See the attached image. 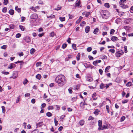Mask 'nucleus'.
Returning <instances> with one entry per match:
<instances>
[{
    "instance_id": "nucleus-1",
    "label": "nucleus",
    "mask_w": 133,
    "mask_h": 133,
    "mask_svg": "<svg viewBox=\"0 0 133 133\" xmlns=\"http://www.w3.org/2000/svg\"><path fill=\"white\" fill-rule=\"evenodd\" d=\"M55 82L58 84L59 86H62L66 83V81L65 76L62 75L58 76L55 79Z\"/></svg>"
},
{
    "instance_id": "nucleus-2",
    "label": "nucleus",
    "mask_w": 133,
    "mask_h": 133,
    "mask_svg": "<svg viewBox=\"0 0 133 133\" xmlns=\"http://www.w3.org/2000/svg\"><path fill=\"white\" fill-rule=\"evenodd\" d=\"M101 16L102 18L104 19H108L110 16L109 12L107 11L102 10L101 11Z\"/></svg>"
},
{
    "instance_id": "nucleus-3",
    "label": "nucleus",
    "mask_w": 133,
    "mask_h": 133,
    "mask_svg": "<svg viewBox=\"0 0 133 133\" xmlns=\"http://www.w3.org/2000/svg\"><path fill=\"white\" fill-rule=\"evenodd\" d=\"M124 53L123 51L122 50L116 52V56L117 57H119L122 55Z\"/></svg>"
},
{
    "instance_id": "nucleus-4",
    "label": "nucleus",
    "mask_w": 133,
    "mask_h": 133,
    "mask_svg": "<svg viewBox=\"0 0 133 133\" xmlns=\"http://www.w3.org/2000/svg\"><path fill=\"white\" fill-rule=\"evenodd\" d=\"M18 77L17 74L16 73H13L12 76L10 77V78H13L14 79Z\"/></svg>"
},
{
    "instance_id": "nucleus-5",
    "label": "nucleus",
    "mask_w": 133,
    "mask_h": 133,
    "mask_svg": "<svg viewBox=\"0 0 133 133\" xmlns=\"http://www.w3.org/2000/svg\"><path fill=\"white\" fill-rule=\"evenodd\" d=\"M16 66V65L14 63H11L10 65H9L8 69H12Z\"/></svg>"
},
{
    "instance_id": "nucleus-6",
    "label": "nucleus",
    "mask_w": 133,
    "mask_h": 133,
    "mask_svg": "<svg viewBox=\"0 0 133 133\" xmlns=\"http://www.w3.org/2000/svg\"><path fill=\"white\" fill-rule=\"evenodd\" d=\"M101 60H97L95 61H94L93 62V64L95 66H96L98 64V63H100L101 62Z\"/></svg>"
},
{
    "instance_id": "nucleus-7",
    "label": "nucleus",
    "mask_w": 133,
    "mask_h": 133,
    "mask_svg": "<svg viewBox=\"0 0 133 133\" xmlns=\"http://www.w3.org/2000/svg\"><path fill=\"white\" fill-rule=\"evenodd\" d=\"M31 17L32 19H36L37 18L38 16L36 14H32L31 16Z\"/></svg>"
},
{
    "instance_id": "nucleus-8",
    "label": "nucleus",
    "mask_w": 133,
    "mask_h": 133,
    "mask_svg": "<svg viewBox=\"0 0 133 133\" xmlns=\"http://www.w3.org/2000/svg\"><path fill=\"white\" fill-rule=\"evenodd\" d=\"M120 4V6L122 8H126L128 7L126 5L124 4L123 3H119Z\"/></svg>"
},
{
    "instance_id": "nucleus-9",
    "label": "nucleus",
    "mask_w": 133,
    "mask_h": 133,
    "mask_svg": "<svg viewBox=\"0 0 133 133\" xmlns=\"http://www.w3.org/2000/svg\"><path fill=\"white\" fill-rule=\"evenodd\" d=\"M90 27L89 26H87L85 28V31L86 33H88L90 31Z\"/></svg>"
},
{
    "instance_id": "nucleus-10",
    "label": "nucleus",
    "mask_w": 133,
    "mask_h": 133,
    "mask_svg": "<svg viewBox=\"0 0 133 133\" xmlns=\"http://www.w3.org/2000/svg\"><path fill=\"white\" fill-rule=\"evenodd\" d=\"M86 80L89 82H91L93 81V78L90 77H87L86 78Z\"/></svg>"
},
{
    "instance_id": "nucleus-11",
    "label": "nucleus",
    "mask_w": 133,
    "mask_h": 133,
    "mask_svg": "<svg viewBox=\"0 0 133 133\" xmlns=\"http://www.w3.org/2000/svg\"><path fill=\"white\" fill-rule=\"evenodd\" d=\"M24 40L27 43L29 42L30 41V39L29 37H25Z\"/></svg>"
},
{
    "instance_id": "nucleus-12",
    "label": "nucleus",
    "mask_w": 133,
    "mask_h": 133,
    "mask_svg": "<svg viewBox=\"0 0 133 133\" xmlns=\"http://www.w3.org/2000/svg\"><path fill=\"white\" fill-rule=\"evenodd\" d=\"M117 39V37L116 36H112L111 38V39L113 41H116Z\"/></svg>"
},
{
    "instance_id": "nucleus-13",
    "label": "nucleus",
    "mask_w": 133,
    "mask_h": 133,
    "mask_svg": "<svg viewBox=\"0 0 133 133\" xmlns=\"http://www.w3.org/2000/svg\"><path fill=\"white\" fill-rule=\"evenodd\" d=\"M15 9L16 11L18 12H20L21 11V9L20 8H18L17 6H16L15 7Z\"/></svg>"
},
{
    "instance_id": "nucleus-14",
    "label": "nucleus",
    "mask_w": 133,
    "mask_h": 133,
    "mask_svg": "<svg viewBox=\"0 0 133 133\" xmlns=\"http://www.w3.org/2000/svg\"><path fill=\"white\" fill-rule=\"evenodd\" d=\"M99 30V29L97 28L95 29L93 31L94 34H96L98 32Z\"/></svg>"
},
{
    "instance_id": "nucleus-15",
    "label": "nucleus",
    "mask_w": 133,
    "mask_h": 133,
    "mask_svg": "<svg viewBox=\"0 0 133 133\" xmlns=\"http://www.w3.org/2000/svg\"><path fill=\"white\" fill-rule=\"evenodd\" d=\"M105 87V86L104 84L103 83L101 84L99 86V88L100 89H103Z\"/></svg>"
},
{
    "instance_id": "nucleus-16",
    "label": "nucleus",
    "mask_w": 133,
    "mask_h": 133,
    "mask_svg": "<svg viewBox=\"0 0 133 133\" xmlns=\"http://www.w3.org/2000/svg\"><path fill=\"white\" fill-rule=\"evenodd\" d=\"M99 111H100L96 109L95 110L94 113L96 115H97L98 114V112Z\"/></svg>"
},
{
    "instance_id": "nucleus-17",
    "label": "nucleus",
    "mask_w": 133,
    "mask_h": 133,
    "mask_svg": "<svg viewBox=\"0 0 133 133\" xmlns=\"http://www.w3.org/2000/svg\"><path fill=\"white\" fill-rule=\"evenodd\" d=\"M36 77L37 79H40L41 78V76L40 74H38L36 76Z\"/></svg>"
},
{
    "instance_id": "nucleus-18",
    "label": "nucleus",
    "mask_w": 133,
    "mask_h": 133,
    "mask_svg": "<svg viewBox=\"0 0 133 133\" xmlns=\"http://www.w3.org/2000/svg\"><path fill=\"white\" fill-rule=\"evenodd\" d=\"M9 13L11 15H13L14 13V11L12 9L10 10L9 11Z\"/></svg>"
},
{
    "instance_id": "nucleus-19",
    "label": "nucleus",
    "mask_w": 133,
    "mask_h": 133,
    "mask_svg": "<svg viewBox=\"0 0 133 133\" xmlns=\"http://www.w3.org/2000/svg\"><path fill=\"white\" fill-rule=\"evenodd\" d=\"M47 18H54L55 17V16L54 15H51L50 16H47Z\"/></svg>"
},
{
    "instance_id": "nucleus-20",
    "label": "nucleus",
    "mask_w": 133,
    "mask_h": 133,
    "mask_svg": "<svg viewBox=\"0 0 133 133\" xmlns=\"http://www.w3.org/2000/svg\"><path fill=\"white\" fill-rule=\"evenodd\" d=\"M35 50L34 49L32 48L30 50V52L31 54H33L35 52Z\"/></svg>"
},
{
    "instance_id": "nucleus-21",
    "label": "nucleus",
    "mask_w": 133,
    "mask_h": 133,
    "mask_svg": "<svg viewBox=\"0 0 133 133\" xmlns=\"http://www.w3.org/2000/svg\"><path fill=\"white\" fill-rule=\"evenodd\" d=\"M80 54L79 53H78L77 56H76V58L77 60V61H79L80 59Z\"/></svg>"
},
{
    "instance_id": "nucleus-22",
    "label": "nucleus",
    "mask_w": 133,
    "mask_h": 133,
    "mask_svg": "<svg viewBox=\"0 0 133 133\" xmlns=\"http://www.w3.org/2000/svg\"><path fill=\"white\" fill-rule=\"evenodd\" d=\"M96 96V93H94L93 94L92 96V98L94 100H96L97 99V98H96L95 97Z\"/></svg>"
},
{
    "instance_id": "nucleus-23",
    "label": "nucleus",
    "mask_w": 133,
    "mask_h": 133,
    "mask_svg": "<svg viewBox=\"0 0 133 133\" xmlns=\"http://www.w3.org/2000/svg\"><path fill=\"white\" fill-rule=\"evenodd\" d=\"M84 121L83 120H81L79 121V124L80 125L82 126L83 125Z\"/></svg>"
},
{
    "instance_id": "nucleus-24",
    "label": "nucleus",
    "mask_w": 133,
    "mask_h": 133,
    "mask_svg": "<svg viewBox=\"0 0 133 133\" xmlns=\"http://www.w3.org/2000/svg\"><path fill=\"white\" fill-rule=\"evenodd\" d=\"M104 6L107 8H109L110 7L109 4L108 3H106L104 4Z\"/></svg>"
},
{
    "instance_id": "nucleus-25",
    "label": "nucleus",
    "mask_w": 133,
    "mask_h": 133,
    "mask_svg": "<svg viewBox=\"0 0 133 133\" xmlns=\"http://www.w3.org/2000/svg\"><path fill=\"white\" fill-rule=\"evenodd\" d=\"M52 114L50 112H48L46 114V115L48 117H50L52 115Z\"/></svg>"
},
{
    "instance_id": "nucleus-26",
    "label": "nucleus",
    "mask_w": 133,
    "mask_h": 133,
    "mask_svg": "<svg viewBox=\"0 0 133 133\" xmlns=\"http://www.w3.org/2000/svg\"><path fill=\"white\" fill-rule=\"evenodd\" d=\"M59 19L61 21L63 22L65 20V17H59Z\"/></svg>"
},
{
    "instance_id": "nucleus-27",
    "label": "nucleus",
    "mask_w": 133,
    "mask_h": 133,
    "mask_svg": "<svg viewBox=\"0 0 133 133\" xmlns=\"http://www.w3.org/2000/svg\"><path fill=\"white\" fill-rule=\"evenodd\" d=\"M19 26L20 29L21 30L23 31L24 30L25 27L24 26L22 25H20Z\"/></svg>"
},
{
    "instance_id": "nucleus-28",
    "label": "nucleus",
    "mask_w": 133,
    "mask_h": 133,
    "mask_svg": "<svg viewBox=\"0 0 133 133\" xmlns=\"http://www.w3.org/2000/svg\"><path fill=\"white\" fill-rule=\"evenodd\" d=\"M110 66H108L105 69V72H108V71L109 69Z\"/></svg>"
},
{
    "instance_id": "nucleus-29",
    "label": "nucleus",
    "mask_w": 133,
    "mask_h": 133,
    "mask_svg": "<svg viewBox=\"0 0 133 133\" xmlns=\"http://www.w3.org/2000/svg\"><path fill=\"white\" fill-rule=\"evenodd\" d=\"M115 30L114 29H111L110 31V34L111 35H113L115 32Z\"/></svg>"
},
{
    "instance_id": "nucleus-30",
    "label": "nucleus",
    "mask_w": 133,
    "mask_h": 133,
    "mask_svg": "<svg viewBox=\"0 0 133 133\" xmlns=\"http://www.w3.org/2000/svg\"><path fill=\"white\" fill-rule=\"evenodd\" d=\"M84 102H81L80 103V106L82 108H84Z\"/></svg>"
},
{
    "instance_id": "nucleus-31",
    "label": "nucleus",
    "mask_w": 133,
    "mask_h": 133,
    "mask_svg": "<svg viewBox=\"0 0 133 133\" xmlns=\"http://www.w3.org/2000/svg\"><path fill=\"white\" fill-rule=\"evenodd\" d=\"M98 129L99 130H103L104 129V128L103 127V126H102V125L99 126L98 128Z\"/></svg>"
},
{
    "instance_id": "nucleus-32",
    "label": "nucleus",
    "mask_w": 133,
    "mask_h": 133,
    "mask_svg": "<svg viewBox=\"0 0 133 133\" xmlns=\"http://www.w3.org/2000/svg\"><path fill=\"white\" fill-rule=\"evenodd\" d=\"M103 128H104V129H108L109 128L108 125L107 124L106 125H103Z\"/></svg>"
},
{
    "instance_id": "nucleus-33",
    "label": "nucleus",
    "mask_w": 133,
    "mask_h": 133,
    "mask_svg": "<svg viewBox=\"0 0 133 133\" xmlns=\"http://www.w3.org/2000/svg\"><path fill=\"white\" fill-rule=\"evenodd\" d=\"M2 73L5 75H8L9 74V72H6L5 71H3L2 72Z\"/></svg>"
},
{
    "instance_id": "nucleus-34",
    "label": "nucleus",
    "mask_w": 133,
    "mask_h": 133,
    "mask_svg": "<svg viewBox=\"0 0 133 133\" xmlns=\"http://www.w3.org/2000/svg\"><path fill=\"white\" fill-rule=\"evenodd\" d=\"M54 122L56 126H57L58 124V121L56 120V118H54Z\"/></svg>"
},
{
    "instance_id": "nucleus-35",
    "label": "nucleus",
    "mask_w": 133,
    "mask_h": 133,
    "mask_svg": "<svg viewBox=\"0 0 133 133\" xmlns=\"http://www.w3.org/2000/svg\"><path fill=\"white\" fill-rule=\"evenodd\" d=\"M126 85L127 87H130L132 83L131 82H129Z\"/></svg>"
},
{
    "instance_id": "nucleus-36",
    "label": "nucleus",
    "mask_w": 133,
    "mask_h": 133,
    "mask_svg": "<svg viewBox=\"0 0 133 133\" xmlns=\"http://www.w3.org/2000/svg\"><path fill=\"white\" fill-rule=\"evenodd\" d=\"M10 29H14L15 27V26L13 24H11L10 25Z\"/></svg>"
},
{
    "instance_id": "nucleus-37",
    "label": "nucleus",
    "mask_w": 133,
    "mask_h": 133,
    "mask_svg": "<svg viewBox=\"0 0 133 133\" xmlns=\"http://www.w3.org/2000/svg\"><path fill=\"white\" fill-rule=\"evenodd\" d=\"M91 12H86L85 14V16L86 17H88L90 15Z\"/></svg>"
},
{
    "instance_id": "nucleus-38",
    "label": "nucleus",
    "mask_w": 133,
    "mask_h": 133,
    "mask_svg": "<svg viewBox=\"0 0 133 133\" xmlns=\"http://www.w3.org/2000/svg\"><path fill=\"white\" fill-rule=\"evenodd\" d=\"M128 101V99H125L122 101V103L123 104H124L127 103Z\"/></svg>"
},
{
    "instance_id": "nucleus-39",
    "label": "nucleus",
    "mask_w": 133,
    "mask_h": 133,
    "mask_svg": "<svg viewBox=\"0 0 133 133\" xmlns=\"http://www.w3.org/2000/svg\"><path fill=\"white\" fill-rule=\"evenodd\" d=\"M8 2V0H4L3 4H4L7 5Z\"/></svg>"
},
{
    "instance_id": "nucleus-40",
    "label": "nucleus",
    "mask_w": 133,
    "mask_h": 133,
    "mask_svg": "<svg viewBox=\"0 0 133 133\" xmlns=\"http://www.w3.org/2000/svg\"><path fill=\"white\" fill-rule=\"evenodd\" d=\"M67 46V44H66L64 43L62 45V48L63 49L65 48Z\"/></svg>"
},
{
    "instance_id": "nucleus-41",
    "label": "nucleus",
    "mask_w": 133,
    "mask_h": 133,
    "mask_svg": "<svg viewBox=\"0 0 133 133\" xmlns=\"http://www.w3.org/2000/svg\"><path fill=\"white\" fill-rule=\"evenodd\" d=\"M98 126H100V125H102V121H101V120H99L98 121Z\"/></svg>"
},
{
    "instance_id": "nucleus-42",
    "label": "nucleus",
    "mask_w": 133,
    "mask_h": 133,
    "mask_svg": "<svg viewBox=\"0 0 133 133\" xmlns=\"http://www.w3.org/2000/svg\"><path fill=\"white\" fill-rule=\"evenodd\" d=\"M2 11L4 12H6L7 11V8L6 7L4 8L2 10Z\"/></svg>"
},
{
    "instance_id": "nucleus-43",
    "label": "nucleus",
    "mask_w": 133,
    "mask_h": 133,
    "mask_svg": "<svg viewBox=\"0 0 133 133\" xmlns=\"http://www.w3.org/2000/svg\"><path fill=\"white\" fill-rule=\"evenodd\" d=\"M41 64V63L40 62H38L36 63V65L37 67H38L39 66H40Z\"/></svg>"
},
{
    "instance_id": "nucleus-44",
    "label": "nucleus",
    "mask_w": 133,
    "mask_h": 133,
    "mask_svg": "<svg viewBox=\"0 0 133 133\" xmlns=\"http://www.w3.org/2000/svg\"><path fill=\"white\" fill-rule=\"evenodd\" d=\"M2 112L3 113H4L5 111V108L4 106H2Z\"/></svg>"
},
{
    "instance_id": "nucleus-45",
    "label": "nucleus",
    "mask_w": 133,
    "mask_h": 133,
    "mask_svg": "<svg viewBox=\"0 0 133 133\" xmlns=\"http://www.w3.org/2000/svg\"><path fill=\"white\" fill-rule=\"evenodd\" d=\"M55 35V34L54 32H52L50 33V36L53 37Z\"/></svg>"
},
{
    "instance_id": "nucleus-46",
    "label": "nucleus",
    "mask_w": 133,
    "mask_h": 133,
    "mask_svg": "<svg viewBox=\"0 0 133 133\" xmlns=\"http://www.w3.org/2000/svg\"><path fill=\"white\" fill-rule=\"evenodd\" d=\"M116 23L117 24H118V22H120L121 21V19L119 18L117 19L116 20Z\"/></svg>"
},
{
    "instance_id": "nucleus-47",
    "label": "nucleus",
    "mask_w": 133,
    "mask_h": 133,
    "mask_svg": "<svg viewBox=\"0 0 133 133\" xmlns=\"http://www.w3.org/2000/svg\"><path fill=\"white\" fill-rule=\"evenodd\" d=\"M92 49V48L91 47H89L87 48V50L88 51L90 52L91 51Z\"/></svg>"
},
{
    "instance_id": "nucleus-48",
    "label": "nucleus",
    "mask_w": 133,
    "mask_h": 133,
    "mask_svg": "<svg viewBox=\"0 0 133 133\" xmlns=\"http://www.w3.org/2000/svg\"><path fill=\"white\" fill-rule=\"evenodd\" d=\"M25 18L24 17L22 16L21 17V22H23L25 21Z\"/></svg>"
},
{
    "instance_id": "nucleus-49",
    "label": "nucleus",
    "mask_w": 133,
    "mask_h": 133,
    "mask_svg": "<svg viewBox=\"0 0 133 133\" xmlns=\"http://www.w3.org/2000/svg\"><path fill=\"white\" fill-rule=\"evenodd\" d=\"M21 36V34L20 33H18L16 34V38H19Z\"/></svg>"
},
{
    "instance_id": "nucleus-50",
    "label": "nucleus",
    "mask_w": 133,
    "mask_h": 133,
    "mask_svg": "<svg viewBox=\"0 0 133 133\" xmlns=\"http://www.w3.org/2000/svg\"><path fill=\"white\" fill-rule=\"evenodd\" d=\"M125 118V116H123L121 117V121L122 122L123 121Z\"/></svg>"
},
{
    "instance_id": "nucleus-51",
    "label": "nucleus",
    "mask_w": 133,
    "mask_h": 133,
    "mask_svg": "<svg viewBox=\"0 0 133 133\" xmlns=\"http://www.w3.org/2000/svg\"><path fill=\"white\" fill-rule=\"evenodd\" d=\"M109 51L113 53H114L115 52V50L114 49H110L109 50Z\"/></svg>"
},
{
    "instance_id": "nucleus-52",
    "label": "nucleus",
    "mask_w": 133,
    "mask_h": 133,
    "mask_svg": "<svg viewBox=\"0 0 133 133\" xmlns=\"http://www.w3.org/2000/svg\"><path fill=\"white\" fill-rule=\"evenodd\" d=\"M30 9L34 11L35 12H36V10L35 8L34 7L32 6L30 8Z\"/></svg>"
},
{
    "instance_id": "nucleus-53",
    "label": "nucleus",
    "mask_w": 133,
    "mask_h": 133,
    "mask_svg": "<svg viewBox=\"0 0 133 133\" xmlns=\"http://www.w3.org/2000/svg\"><path fill=\"white\" fill-rule=\"evenodd\" d=\"M109 107L108 105H106V108L108 112V113H109Z\"/></svg>"
},
{
    "instance_id": "nucleus-54",
    "label": "nucleus",
    "mask_w": 133,
    "mask_h": 133,
    "mask_svg": "<svg viewBox=\"0 0 133 133\" xmlns=\"http://www.w3.org/2000/svg\"><path fill=\"white\" fill-rule=\"evenodd\" d=\"M69 92L70 94H71L72 93V88H70L68 89Z\"/></svg>"
},
{
    "instance_id": "nucleus-55",
    "label": "nucleus",
    "mask_w": 133,
    "mask_h": 133,
    "mask_svg": "<svg viewBox=\"0 0 133 133\" xmlns=\"http://www.w3.org/2000/svg\"><path fill=\"white\" fill-rule=\"evenodd\" d=\"M61 8H62L61 6L58 7L57 8H56L55 9V10L57 11H58L59 10H60L61 9Z\"/></svg>"
},
{
    "instance_id": "nucleus-56",
    "label": "nucleus",
    "mask_w": 133,
    "mask_h": 133,
    "mask_svg": "<svg viewBox=\"0 0 133 133\" xmlns=\"http://www.w3.org/2000/svg\"><path fill=\"white\" fill-rule=\"evenodd\" d=\"M6 48V45H4L1 47V48L2 49H5Z\"/></svg>"
},
{
    "instance_id": "nucleus-57",
    "label": "nucleus",
    "mask_w": 133,
    "mask_h": 133,
    "mask_svg": "<svg viewBox=\"0 0 133 133\" xmlns=\"http://www.w3.org/2000/svg\"><path fill=\"white\" fill-rule=\"evenodd\" d=\"M48 110H52L54 109V108L52 106H49L48 107Z\"/></svg>"
},
{
    "instance_id": "nucleus-58",
    "label": "nucleus",
    "mask_w": 133,
    "mask_h": 133,
    "mask_svg": "<svg viewBox=\"0 0 133 133\" xmlns=\"http://www.w3.org/2000/svg\"><path fill=\"white\" fill-rule=\"evenodd\" d=\"M124 52L125 53H127L128 52V51L127 49V46H124Z\"/></svg>"
},
{
    "instance_id": "nucleus-59",
    "label": "nucleus",
    "mask_w": 133,
    "mask_h": 133,
    "mask_svg": "<svg viewBox=\"0 0 133 133\" xmlns=\"http://www.w3.org/2000/svg\"><path fill=\"white\" fill-rule=\"evenodd\" d=\"M20 99V96H19L17 98V99L16 102L17 103H18Z\"/></svg>"
},
{
    "instance_id": "nucleus-60",
    "label": "nucleus",
    "mask_w": 133,
    "mask_h": 133,
    "mask_svg": "<svg viewBox=\"0 0 133 133\" xmlns=\"http://www.w3.org/2000/svg\"><path fill=\"white\" fill-rule=\"evenodd\" d=\"M30 95V94L29 93H27L25 95V97H27L29 96Z\"/></svg>"
},
{
    "instance_id": "nucleus-61",
    "label": "nucleus",
    "mask_w": 133,
    "mask_h": 133,
    "mask_svg": "<svg viewBox=\"0 0 133 133\" xmlns=\"http://www.w3.org/2000/svg\"><path fill=\"white\" fill-rule=\"evenodd\" d=\"M28 81L27 79H25V80L23 82V84H26L27 83Z\"/></svg>"
},
{
    "instance_id": "nucleus-62",
    "label": "nucleus",
    "mask_w": 133,
    "mask_h": 133,
    "mask_svg": "<svg viewBox=\"0 0 133 133\" xmlns=\"http://www.w3.org/2000/svg\"><path fill=\"white\" fill-rule=\"evenodd\" d=\"M99 71L100 74L101 75H102L103 71L101 69H100L99 70Z\"/></svg>"
},
{
    "instance_id": "nucleus-63",
    "label": "nucleus",
    "mask_w": 133,
    "mask_h": 133,
    "mask_svg": "<svg viewBox=\"0 0 133 133\" xmlns=\"http://www.w3.org/2000/svg\"><path fill=\"white\" fill-rule=\"evenodd\" d=\"M65 117V115H63L61 116L60 119H63Z\"/></svg>"
},
{
    "instance_id": "nucleus-64",
    "label": "nucleus",
    "mask_w": 133,
    "mask_h": 133,
    "mask_svg": "<svg viewBox=\"0 0 133 133\" xmlns=\"http://www.w3.org/2000/svg\"><path fill=\"white\" fill-rule=\"evenodd\" d=\"M130 12L131 13H133V6H132L130 9Z\"/></svg>"
}]
</instances>
